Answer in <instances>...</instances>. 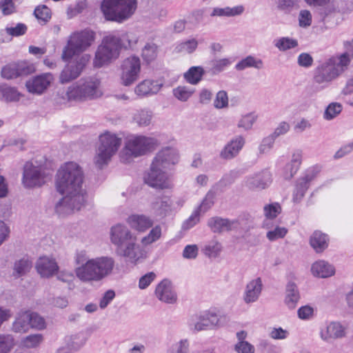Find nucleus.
I'll return each instance as SVG.
<instances>
[{
  "label": "nucleus",
  "instance_id": "nucleus-1",
  "mask_svg": "<svg viewBox=\"0 0 353 353\" xmlns=\"http://www.w3.org/2000/svg\"><path fill=\"white\" fill-rule=\"evenodd\" d=\"M84 179L81 167L73 161L63 163L57 170L56 189L65 195L54 206V212L59 217H66L85 207L88 194Z\"/></svg>",
  "mask_w": 353,
  "mask_h": 353
},
{
  "label": "nucleus",
  "instance_id": "nucleus-2",
  "mask_svg": "<svg viewBox=\"0 0 353 353\" xmlns=\"http://www.w3.org/2000/svg\"><path fill=\"white\" fill-rule=\"evenodd\" d=\"M88 46V31L83 30L72 34L63 48L61 59L63 61H68L73 58L62 70L59 81L61 83H66L77 79L82 72L87 64L88 59L80 55L86 50Z\"/></svg>",
  "mask_w": 353,
  "mask_h": 353
},
{
  "label": "nucleus",
  "instance_id": "nucleus-3",
  "mask_svg": "<svg viewBox=\"0 0 353 353\" xmlns=\"http://www.w3.org/2000/svg\"><path fill=\"white\" fill-rule=\"evenodd\" d=\"M179 160V152L175 148L165 147L161 149L154 157L150 171L144 176L145 183L155 188H170L171 183L167 172Z\"/></svg>",
  "mask_w": 353,
  "mask_h": 353
},
{
  "label": "nucleus",
  "instance_id": "nucleus-4",
  "mask_svg": "<svg viewBox=\"0 0 353 353\" xmlns=\"http://www.w3.org/2000/svg\"><path fill=\"white\" fill-rule=\"evenodd\" d=\"M156 139L141 135L132 134L125 139L123 146L119 152L121 163L128 164L137 158L145 155L157 145Z\"/></svg>",
  "mask_w": 353,
  "mask_h": 353
},
{
  "label": "nucleus",
  "instance_id": "nucleus-5",
  "mask_svg": "<svg viewBox=\"0 0 353 353\" xmlns=\"http://www.w3.org/2000/svg\"><path fill=\"white\" fill-rule=\"evenodd\" d=\"M138 0H103L101 11L105 20L123 23L132 17Z\"/></svg>",
  "mask_w": 353,
  "mask_h": 353
},
{
  "label": "nucleus",
  "instance_id": "nucleus-6",
  "mask_svg": "<svg viewBox=\"0 0 353 353\" xmlns=\"http://www.w3.org/2000/svg\"><path fill=\"white\" fill-rule=\"evenodd\" d=\"M121 145V139L116 134L105 132L99 136V143L94 159V164L102 168L107 165Z\"/></svg>",
  "mask_w": 353,
  "mask_h": 353
},
{
  "label": "nucleus",
  "instance_id": "nucleus-7",
  "mask_svg": "<svg viewBox=\"0 0 353 353\" xmlns=\"http://www.w3.org/2000/svg\"><path fill=\"white\" fill-rule=\"evenodd\" d=\"M121 50L116 34L104 37L96 51L93 66L99 68L109 65L119 57Z\"/></svg>",
  "mask_w": 353,
  "mask_h": 353
},
{
  "label": "nucleus",
  "instance_id": "nucleus-8",
  "mask_svg": "<svg viewBox=\"0 0 353 353\" xmlns=\"http://www.w3.org/2000/svg\"><path fill=\"white\" fill-rule=\"evenodd\" d=\"M141 69V62L139 57L130 55L124 59L120 65L119 79L121 84L128 87L139 79Z\"/></svg>",
  "mask_w": 353,
  "mask_h": 353
},
{
  "label": "nucleus",
  "instance_id": "nucleus-9",
  "mask_svg": "<svg viewBox=\"0 0 353 353\" xmlns=\"http://www.w3.org/2000/svg\"><path fill=\"white\" fill-rule=\"evenodd\" d=\"M223 316H219L214 312L203 311L191 316L188 325L193 332L206 330L223 325Z\"/></svg>",
  "mask_w": 353,
  "mask_h": 353
},
{
  "label": "nucleus",
  "instance_id": "nucleus-10",
  "mask_svg": "<svg viewBox=\"0 0 353 353\" xmlns=\"http://www.w3.org/2000/svg\"><path fill=\"white\" fill-rule=\"evenodd\" d=\"M46 174L41 165L27 162L23 168L22 183L28 188L40 187L46 183Z\"/></svg>",
  "mask_w": 353,
  "mask_h": 353
},
{
  "label": "nucleus",
  "instance_id": "nucleus-11",
  "mask_svg": "<svg viewBox=\"0 0 353 353\" xmlns=\"http://www.w3.org/2000/svg\"><path fill=\"white\" fill-rule=\"evenodd\" d=\"M115 265L113 258L101 256L90 259V281H100L110 275Z\"/></svg>",
  "mask_w": 353,
  "mask_h": 353
},
{
  "label": "nucleus",
  "instance_id": "nucleus-12",
  "mask_svg": "<svg viewBox=\"0 0 353 353\" xmlns=\"http://www.w3.org/2000/svg\"><path fill=\"white\" fill-rule=\"evenodd\" d=\"M116 253L133 264L138 263L146 257L145 252L138 243L137 236L123 246L116 248Z\"/></svg>",
  "mask_w": 353,
  "mask_h": 353
},
{
  "label": "nucleus",
  "instance_id": "nucleus-13",
  "mask_svg": "<svg viewBox=\"0 0 353 353\" xmlns=\"http://www.w3.org/2000/svg\"><path fill=\"white\" fill-rule=\"evenodd\" d=\"M272 183V175L270 170H263L245 177L243 185L252 191H261L268 188Z\"/></svg>",
  "mask_w": 353,
  "mask_h": 353
},
{
  "label": "nucleus",
  "instance_id": "nucleus-14",
  "mask_svg": "<svg viewBox=\"0 0 353 353\" xmlns=\"http://www.w3.org/2000/svg\"><path fill=\"white\" fill-rule=\"evenodd\" d=\"M340 75L334 63L329 59L316 68L314 80L315 83L323 85L325 88Z\"/></svg>",
  "mask_w": 353,
  "mask_h": 353
},
{
  "label": "nucleus",
  "instance_id": "nucleus-15",
  "mask_svg": "<svg viewBox=\"0 0 353 353\" xmlns=\"http://www.w3.org/2000/svg\"><path fill=\"white\" fill-rule=\"evenodd\" d=\"M347 327L339 321H330L322 325L319 336L326 343L342 339L346 336Z\"/></svg>",
  "mask_w": 353,
  "mask_h": 353
},
{
  "label": "nucleus",
  "instance_id": "nucleus-16",
  "mask_svg": "<svg viewBox=\"0 0 353 353\" xmlns=\"http://www.w3.org/2000/svg\"><path fill=\"white\" fill-rule=\"evenodd\" d=\"M35 70L34 65L28 61H21L12 63L4 66L1 70V76L7 79L26 76Z\"/></svg>",
  "mask_w": 353,
  "mask_h": 353
},
{
  "label": "nucleus",
  "instance_id": "nucleus-17",
  "mask_svg": "<svg viewBox=\"0 0 353 353\" xmlns=\"http://www.w3.org/2000/svg\"><path fill=\"white\" fill-rule=\"evenodd\" d=\"M53 80L52 74L43 73L28 79L26 83V87L29 92L40 95L50 87Z\"/></svg>",
  "mask_w": 353,
  "mask_h": 353
},
{
  "label": "nucleus",
  "instance_id": "nucleus-18",
  "mask_svg": "<svg viewBox=\"0 0 353 353\" xmlns=\"http://www.w3.org/2000/svg\"><path fill=\"white\" fill-rule=\"evenodd\" d=\"M137 236L130 229L122 224H117L110 229V241L116 248L123 246Z\"/></svg>",
  "mask_w": 353,
  "mask_h": 353
},
{
  "label": "nucleus",
  "instance_id": "nucleus-19",
  "mask_svg": "<svg viewBox=\"0 0 353 353\" xmlns=\"http://www.w3.org/2000/svg\"><path fill=\"white\" fill-rule=\"evenodd\" d=\"M162 79H147L139 82L134 89V93L139 97H145L157 94L163 88Z\"/></svg>",
  "mask_w": 353,
  "mask_h": 353
},
{
  "label": "nucleus",
  "instance_id": "nucleus-20",
  "mask_svg": "<svg viewBox=\"0 0 353 353\" xmlns=\"http://www.w3.org/2000/svg\"><path fill=\"white\" fill-rule=\"evenodd\" d=\"M154 293L159 301L166 303H174L177 299L172 283L168 279L162 280L157 285Z\"/></svg>",
  "mask_w": 353,
  "mask_h": 353
},
{
  "label": "nucleus",
  "instance_id": "nucleus-21",
  "mask_svg": "<svg viewBox=\"0 0 353 353\" xmlns=\"http://www.w3.org/2000/svg\"><path fill=\"white\" fill-rule=\"evenodd\" d=\"M245 143V138L241 135L233 137L222 149L220 157L230 160L239 155Z\"/></svg>",
  "mask_w": 353,
  "mask_h": 353
},
{
  "label": "nucleus",
  "instance_id": "nucleus-22",
  "mask_svg": "<svg viewBox=\"0 0 353 353\" xmlns=\"http://www.w3.org/2000/svg\"><path fill=\"white\" fill-rule=\"evenodd\" d=\"M263 289V283L261 278L258 277L249 281L245 285L243 294V299L247 304L252 303L258 301Z\"/></svg>",
  "mask_w": 353,
  "mask_h": 353
},
{
  "label": "nucleus",
  "instance_id": "nucleus-23",
  "mask_svg": "<svg viewBox=\"0 0 353 353\" xmlns=\"http://www.w3.org/2000/svg\"><path fill=\"white\" fill-rule=\"evenodd\" d=\"M36 269L41 277L49 278L58 272L59 266L54 258L43 256L37 260Z\"/></svg>",
  "mask_w": 353,
  "mask_h": 353
},
{
  "label": "nucleus",
  "instance_id": "nucleus-24",
  "mask_svg": "<svg viewBox=\"0 0 353 353\" xmlns=\"http://www.w3.org/2000/svg\"><path fill=\"white\" fill-rule=\"evenodd\" d=\"M208 225L213 232L221 233L235 230L239 228V224L236 220L214 216L208 220Z\"/></svg>",
  "mask_w": 353,
  "mask_h": 353
},
{
  "label": "nucleus",
  "instance_id": "nucleus-25",
  "mask_svg": "<svg viewBox=\"0 0 353 353\" xmlns=\"http://www.w3.org/2000/svg\"><path fill=\"white\" fill-rule=\"evenodd\" d=\"M172 200L169 196L157 199L152 203L151 212L157 221L165 217L172 209Z\"/></svg>",
  "mask_w": 353,
  "mask_h": 353
},
{
  "label": "nucleus",
  "instance_id": "nucleus-26",
  "mask_svg": "<svg viewBox=\"0 0 353 353\" xmlns=\"http://www.w3.org/2000/svg\"><path fill=\"white\" fill-rule=\"evenodd\" d=\"M75 272L77 276L83 281L88 280V256L85 250L77 253Z\"/></svg>",
  "mask_w": 353,
  "mask_h": 353
},
{
  "label": "nucleus",
  "instance_id": "nucleus-27",
  "mask_svg": "<svg viewBox=\"0 0 353 353\" xmlns=\"http://www.w3.org/2000/svg\"><path fill=\"white\" fill-rule=\"evenodd\" d=\"M64 94L66 95V99L82 100L88 94V83L85 79H81L75 85L70 86Z\"/></svg>",
  "mask_w": 353,
  "mask_h": 353
},
{
  "label": "nucleus",
  "instance_id": "nucleus-28",
  "mask_svg": "<svg viewBox=\"0 0 353 353\" xmlns=\"http://www.w3.org/2000/svg\"><path fill=\"white\" fill-rule=\"evenodd\" d=\"M282 212V208L278 202H272L265 204L263 206V215L264 220L262 222L263 228H270L272 222Z\"/></svg>",
  "mask_w": 353,
  "mask_h": 353
},
{
  "label": "nucleus",
  "instance_id": "nucleus-29",
  "mask_svg": "<svg viewBox=\"0 0 353 353\" xmlns=\"http://www.w3.org/2000/svg\"><path fill=\"white\" fill-rule=\"evenodd\" d=\"M128 224L134 230L143 232L151 228L153 221L144 214H132L127 219Z\"/></svg>",
  "mask_w": 353,
  "mask_h": 353
},
{
  "label": "nucleus",
  "instance_id": "nucleus-30",
  "mask_svg": "<svg viewBox=\"0 0 353 353\" xmlns=\"http://www.w3.org/2000/svg\"><path fill=\"white\" fill-rule=\"evenodd\" d=\"M311 272L314 276L325 279L335 274L334 267L324 260H319L311 266Z\"/></svg>",
  "mask_w": 353,
  "mask_h": 353
},
{
  "label": "nucleus",
  "instance_id": "nucleus-31",
  "mask_svg": "<svg viewBox=\"0 0 353 353\" xmlns=\"http://www.w3.org/2000/svg\"><path fill=\"white\" fill-rule=\"evenodd\" d=\"M300 295L295 283L290 282L287 284L284 303L290 310L294 309L299 301Z\"/></svg>",
  "mask_w": 353,
  "mask_h": 353
},
{
  "label": "nucleus",
  "instance_id": "nucleus-32",
  "mask_svg": "<svg viewBox=\"0 0 353 353\" xmlns=\"http://www.w3.org/2000/svg\"><path fill=\"white\" fill-rule=\"evenodd\" d=\"M327 236L320 231H315L310 236V243L316 252L320 253L328 246Z\"/></svg>",
  "mask_w": 353,
  "mask_h": 353
},
{
  "label": "nucleus",
  "instance_id": "nucleus-33",
  "mask_svg": "<svg viewBox=\"0 0 353 353\" xmlns=\"http://www.w3.org/2000/svg\"><path fill=\"white\" fill-rule=\"evenodd\" d=\"M153 112L148 109L137 110L132 115V121L139 127H147L152 123Z\"/></svg>",
  "mask_w": 353,
  "mask_h": 353
},
{
  "label": "nucleus",
  "instance_id": "nucleus-34",
  "mask_svg": "<svg viewBox=\"0 0 353 353\" xmlns=\"http://www.w3.org/2000/svg\"><path fill=\"white\" fill-rule=\"evenodd\" d=\"M264 63L262 59L252 55H249L239 61L235 68L237 70H244L247 68H253L256 70H261L263 68Z\"/></svg>",
  "mask_w": 353,
  "mask_h": 353
},
{
  "label": "nucleus",
  "instance_id": "nucleus-35",
  "mask_svg": "<svg viewBox=\"0 0 353 353\" xmlns=\"http://www.w3.org/2000/svg\"><path fill=\"white\" fill-rule=\"evenodd\" d=\"M117 36L121 50L134 49L139 41L138 36L132 32H123L121 34Z\"/></svg>",
  "mask_w": 353,
  "mask_h": 353
},
{
  "label": "nucleus",
  "instance_id": "nucleus-36",
  "mask_svg": "<svg viewBox=\"0 0 353 353\" xmlns=\"http://www.w3.org/2000/svg\"><path fill=\"white\" fill-rule=\"evenodd\" d=\"M30 312H23L19 313L14 322L12 324V330L15 332H26L30 327Z\"/></svg>",
  "mask_w": 353,
  "mask_h": 353
},
{
  "label": "nucleus",
  "instance_id": "nucleus-37",
  "mask_svg": "<svg viewBox=\"0 0 353 353\" xmlns=\"http://www.w3.org/2000/svg\"><path fill=\"white\" fill-rule=\"evenodd\" d=\"M205 74V70L201 66H192L184 73V78L192 85L198 84Z\"/></svg>",
  "mask_w": 353,
  "mask_h": 353
},
{
  "label": "nucleus",
  "instance_id": "nucleus-38",
  "mask_svg": "<svg viewBox=\"0 0 353 353\" xmlns=\"http://www.w3.org/2000/svg\"><path fill=\"white\" fill-rule=\"evenodd\" d=\"M319 172L318 168H310L306 171L304 176L297 180L296 186L307 190L310 183L315 179Z\"/></svg>",
  "mask_w": 353,
  "mask_h": 353
},
{
  "label": "nucleus",
  "instance_id": "nucleus-39",
  "mask_svg": "<svg viewBox=\"0 0 353 353\" xmlns=\"http://www.w3.org/2000/svg\"><path fill=\"white\" fill-rule=\"evenodd\" d=\"M274 46L280 51L285 52L298 46V41L295 39L283 37L274 41Z\"/></svg>",
  "mask_w": 353,
  "mask_h": 353
},
{
  "label": "nucleus",
  "instance_id": "nucleus-40",
  "mask_svg": "<svg viewBox=\"0 0 353 353\" xmlns=\"http://www.w3.org/2000/svg\"><path fill=\"white\" fill-rule=\"evenodd\" d=\"M222 245L217 240L208 242L203 248V254L209 258H216L222 251Z\"/></svg>",
  "mask_w": 353,
  "mask_h": 353
},
{
  "label": "nucleus",
  "instance_id": "nucleus-41",
  "mask_svg": "<svg viewBox=\"0 0 353 353\" xmlns=\"http://www.w3.org/2000/svg\"><path fill=\"white\" fill-rule=\"evenodd\" d=\"M19 98L20 94L17 89L7 85H0V99L6 101H16L19 100Z\"/></svg>",
  "mask_w": 353,
  "mask_h": 353
},
{
  "label": "nucleus",
  "instance_id": "nucleus-42",
  "mask_svg": "<svg viewBox=\"0 0 353 353\" xmlns=\"http://www.w3.org/2000/svg\"><path fill=\"white\" fill-rule=\"evenodd\" d=\"M265 229L268 230L266 237L270 241H275L278 239H283L288 233V229L286 228L279 225L274 227V222H272L270 228Z\"/></svg>",
  "mask_w": 353,
  "mask_h": 353
},
{
  "label": "nucleus",
  "instance_id": "nucleus-43",
  "mask_svg": "<svg viewBox=\"0 0 353 353\" xmlns=\"http://www.w3.org/2000/svg\"><path fill=\"white\" fill-rule=\"evenodd\" d=\"M330 60L334 63L339 72L341 74L349 65L351 57L350 53L347 51L339 56H335L330 58Z\"/></svg>",
  "mask_w": 353,
  "mask_h": 353
},
{
  "label": "nucleus",
  "instance_id": "nucleus-44",
  "mask_svg": "<svg viewBox=\"0 0 353 353\" xmlns=\"http://www.w3.org/2000/svg\"><path fill=\"white\" fill-rule=\"evenodd\" d=\"M234 61L232 57L214 59L212 61V72L218 74L228 69Z\"/></svg>",
  "mask_w": 353,
  "mask_h": 353
},
{
  "label": "nucleus",
  "instance_id": "nucleus-45",
  "mask_svg": "<svg viewBox=\"0 0 353 353\" xmlns=\"http://www.w3.org/2000/svg\"><path fill=\"white\" fill-rule=\"evenodd\" d=\"M157 46L152 42L146 43L142 49L141 56L145 61L150 63L157 57Z\"/></svg>",
  "mask_w": 353,
  "mask_h": 353
},
{
  "label": "nucleus",
  "instance_id": "nucleus-46",
  "mask_svg": "<svg viewBox=\"0 0 353 353\" xmlns=\"http://www.w3.org/2000/svg\"><path fill=\"white\" fill-rule=\"evenodd\" d=\"M256 119L257 115L254 112L247 113L241 117L237 123V127L245 131H248L252 128Z\"/></svg>",
  "mask_w": 353,
  "mask_h": 353
},
{
  "label": "nucleus",
  "instance_id": "nucleus-47",
  "mask_svg": "<svg viewBox=\"0 0 353 353\" xmlns=\"http://www.w3.org/2000/svg\"><path fill=\"white\" fill-rule=\"evenodd\" d=\"M198 41L195 39L179 43L175 47V51L179 53L190 54L196 50Z\"/></svg>",
  "mask_w": 353,
  "mask_h": 353
},
{
  "label": "nucleus",
  "instance_id": "nucleus-48",
  "mask_svg": "<svg viewBox=\"0 0 353 353\" xmlns=\"http://www.w3.org/2000/svg\"><path fill=\"white\" fill-rule=\"evenodd\" d=\"M43 340L41 334H34L27 336L21 341V345L26 348H36L40 345Z\"/></svg>",
  "mask_w": 353,
  "mask_h": 353
},
{
  "label": "nucleus",
  "instance_id": "nucleus-49",
  "mask_svg": "<svg viewBox=\"0 0 353 353\" xmlns=\"http://www.w3.org/2000/svg\"><path fill=\"white\" fill-rule=\"evenodd\" d=\"M161 227L156 225L150 232L141 239V243L143 245H148L158 241L161 236Z\"/></svg>",
  "mask_w": 353,
  "mask_h": 353
},
{
  "label": "nucleus",
  "instance_id": "nucleus-50",
  "mask_svg": "<svg viewBox=\"0 0 353 353\" xmlns=\"http://www.w3.org/2000/svg\"><path fill=\"white\" fill-rule=\"evenodd\" d=\"M215 198L214 193L210 190L205 195L201 203L195 210H197L201 214H205L214 205V200Z\"/></svg>",
  "mask_w": 353,
  "mask_h": 353
},
{
  "label": "nucleus",
  "instance_id": "nucleus-51",
  "mask_svg": "<svg viewBox=\"0 0 353 353\" xmlns=\"http://www.w3.org/2000/svg\"><path fill=\"white\" fill-rule=\"evenodd\" d=\"M190 342L187 339H183L172 345L166 353H188Z\"/></svg>",
  "mask_w": 353,
  "mask_h": 353
},
{
  "label": "nucleus",
  "instance_id": "nucleus-52",
  "mask_svg": "<svg viewBox=\"0 0 353 353\" xmlns=\"http://www.w3.org/2000/svg\"><path fill=\"white\" fill-rule=\"evenodd\" d=\"M194 92V89L188 86H178L173 90V94L178 100L186 101L192 95Z\"/></svg>",
  "mask_w": 353,
  "mask_h": 353
},
{
  "label": "nucleus",
  "instance_id": "nucleus-53",
  "mask_svg": "<svg viewBox=\"0 0 353 353\" xmlns=\"http://www.w3.org/2000/svg\"><path fill=\"white\" fill-rule=\"evenodd\" d=\"M341 110L342 105L341 103L336 102L331 103L326 108L323 114V118L325 120H332L339 114Z\"/></svg>",
  "mask_w": 353,
  "mask_h": 353
},
{
  "label": "nucleus",
  "instance_id": "nucleus-54",
  "mask_svg": "<svg viewBox=\"0 0 353 353\" xmlns=\"http://www.w3.org/2000/svg\"><path fill=\"white\" fill-rule=\"evenodd\" d=\"M14 344V339L11 335L0 334V353H8Z\"/></svg>",
  "mask_w": 353,
  "mask_h": 353
},
{
  "label": "nucleus",
  "instance_id": "nucleus-55",
  "mask_svg": "<svg viewBox=\"0 0 353 353\" xmlns=\"http://www.w3.org/2000/svg\"><path fill=\"white\" fill-rule=\"evenodd\" d=\"M87 7L85 0L79 1L75 5L70 6L67 9V17L68 19H72L81 13Z\"/></svg>",
  "mask_w": 353,
  "mask_h": 353
},
{
  "label": "nucleus",
  "instance_id": "nucleus-56",
  "mask_svg": "<svg viewBox=\"0 0 353 353\" xmlns=\"http://www.w3.org/2000/svg\"><path fill=\"white\" fill-rule=\"evenodd\" d=\"M31 267L32 262L28 259H22L14 263V273L21 276L29 271Z\"/></svg>",
  "mask_w": 353,
  "mask_h": 353
},
{
  "label": "nucleus",
  "instance_id": "nucleus-57",
  "mask_svg": "<svg viewBox=\"0 0 353 353\" xmlns=\"http://www.w3.org/2000/svg\"><path fill=\"white\" fill-rule=\"evenodd\" d=\"M299 25L301 28H306L312 25V15L308 10H300L298 15Z\"/></svg>",
  "mask_w": 353,
  "mask_h": 353
},
{
  "label": "nucleus",
  "instance_id": "nucleus-58",
  "mask_svg": "<svg viewBox=\"0 0 353 353\" xmlns=\"http://www.w3.org/2000/svg\"><path fill=\"white\" fill-rule=\"evenodd\" d=\"M34 16L39 20L46 23L51 19V11L46 6H40L35 8Z\"/></svg>",
  "mask_w": 353,
  "mask_h": 353
},
{
  "label": "nucleus",
  "instance_id": "nucleus-59",
  "mask_svg": "<svg viewBox=\"0 0 353 353\" xmlns=\"http://www.w3.org/2000/svg\"><path fill=\"white\" fill-rule=\"evenodd\" d=\"M298 317L303 321L312 319L314 316V309L313 307L305 305L299 307L297 310Z\"/></svg>",
  "mask_w": 353,
  "mask_h": 353
},
{
  "label": "nucleus",
  "instance_id": "nucleus-60",
  "mask_svg": "<svg viewBox=\"0 0 353 353\" xmlns=\"http://www.w3.org/2000/svg\"><path fill=\"white\" fill-rule=\"evenodd\" d=\"M86 334L79 333L71 337L70 346L72 349L77 350L85 344Z\"/></svg>",
  "mask_w": 353,
  "mask_h": 353
},
{
  "label": "nucleus",
  "instance_id": "nucleus-61",
  "mask_svg": "<svg viewBox=\"0 0 353 353\" xmlns=\"http://www.w3.org/2000/svg\"><path fill=\"white\" fill-rule=\"evenodd\" d=\"M5 30L12 37H19L26 32L27 26L24 23H19L14 27H6Z\"/></svg>",
  "mask_w": 353,
  "mask_h": 353
},
{
  "label": "nucleus",
  "instance_id": "nucleus-62",
  "mask_svg": "<svg viewBox=\"0 0 353 353\" xmlns=\"http://www.w3.org/2000/svg\"><path fill=\"white\" fill-rule=\"evenodd\" d=\"M30 325L32 328L42 330L46 327V322L38 314L30 312Z\"/></svg>",
  "mask_w": 353,
  "mask_h": 353
},
{
  "label": "nucleus",
  "instance_id": "nucleus-63",
  "mask_svg": "<svg viewBox=\"0 0 353 353\" xmlns=\"http://www.w3.org/2000/svg\"><path fill=\"white\" fill-rule=\"evenodd\" d=\"M274 140L275 138L272 134L264 138L259 147V152L261 154L269 152L273 147Z\"/></svg>",
  "mask_w": 353,
  "mask_h": 353
},
{
  "label": "nucleus",
  "instance_id": "nucleus-64",
  "mask_svg": "<svg viewBox=\"0 0 353 353\" xmlns=\"http://www.w3.org/2000/svg\"><path fill=\"white\" fill-rule=\"evenodd\" d=\"M234 350L237 353H254V345L248 341H238L234 345Z\"/></svg>",
  "mask_w": 353,
  "mask_h": 353
}]
</instances>
